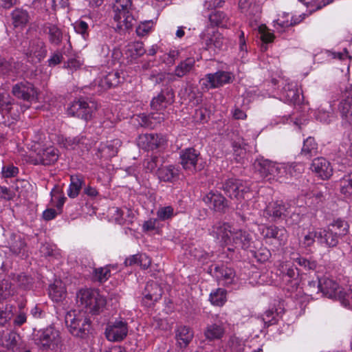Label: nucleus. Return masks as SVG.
I'll use <instances>...</instances> for the list:
<instances>
[{
  "label": "nucleus",
  "mask_w": 352,
  "mask_h": 352,
  "mask_svg": "<svg viewBox=\"0 0 352 352\" xmlns=\"http://www.w3.org/2000/svg\"><path fill=\"white\" fill-rule=\"evenodd\" d=\"M76 302L85 313L98 314L102 311L107 301L98 290L91 289H80L76 294Z\"/></svg>",
  "instance_id": "nucleus-1"
},
{
  "label": "nucleus",
  "mask_w": 352,
  "mask_h": 352,
  "mask_svg": "<svg viewBox=\"0 0 352 352\" xmlns=\"http://www.w3.org/2000/svg\"><path fill=\"white\" fill-rule=\"evenodd\" d=\"M65 322L69 333L78 338L85 337L89 331L91 321L83 310H71L65 316Z\"/></svg>",
  "instance_id": "nucleus-2"
},
{
  "label": "nucleus",
  "mask_w": 352,
  "mask_h": 352,
  "mask_svg": "<svg viewBox=\"0 0 352 352\" xmlns=\"http://www.w3.org/2000/svg\"><path fill=\"white\" fill-rule=\"evenodd\" d=\"M131 0H116L114 6V29L119 33L129 30L133 25L134 18L131 13Z\"/></svg>",
  "instance_id": "nucleus-3"
},
{
  "label": "nucleus",
  "mask_w": 352,
  "mask_h": 352,
  "mask_svg": "<svg viewBox=\"0 0 352 352\" xmlns=\"http://www.w3.org/2000/svg\"><path fill=\"white\" fill-rule=\"evenodd\" d=\"M319 287L324 296L338 299L343 306L352 308V292L342 291L335 280L327 277L319 279Z\"/></svg>",
  "instance_id": "nucleus-4"
},
{
  "label": "nucleus",
  "mask_w": 352,
  "mask_h": 352,
  "mask_svg": "<svg viewBox=\"0 0 352 352\" xmlns=\"http://www.w3.org/2000/svg\"><path fill=\"white\" fill-rule=\"evenodd\" d=\"M34 342L41 349L56 350L62 344L60 333L55 327L49 326L35 333Z\"/></svg>",
  "instance_id": "nucleus-5"
},
{
  "label": "nucleus",
  "mask_w": 352,
  "mask_h": 352,
  "mask_svg": "<svg viewBox=\"0 0 352 352\" xmlns=\"http://www.w3.org/2000/svg\"><path fill=\"white\" fill-rule=\"evenodd\" d=\"M294 214L292 207L289 203L276 201L268 204L263 212V216L270 221H278L280 219L287 221L288 217Z\"/></svg>",
  "instance_id": "nucleus-6"
},
{
  "label": "nucleus",
  "mask_w": 352,
  "mask_h": 352,
  "mask_svg": "<svg viewBox=\"0 0 352 352\" xmlns=\"http://www.w3.org/2000/svg\"><path fill=\"white\" fill-rule=\"evenodd\" d=\"M223 188L228 197L236 200L249 199L252 194L247 182L237 179H228Z\"/></svg>",
  "instance_id": "nucleus-7"
},
{
  "label": "nucleus",
  "mask_w": 352,
  "mask_h": 352,
  "mask_svg": "<svg viewBox=\"0 0 352 352\" xmlns=\"http://www.w3.org/2000/svg\"><path fill=\"white\" fill-rule=\"evenodd\" d=\"M201 44L207 50H223L228 40L220 32L212 28H207L200 35Z\"/></svg>",
  "instance_id": "nucleus-8"
},
{
  "label": "nucleus",
  "mask_w": 352,
  "mask_h": 352,
  "mask_svg": "<svg viewBox=\"0 0 352 352\" xmlns=\"http://www.w3.org/2000/svg\"><path fill=\"white\" fill-rule=\"evenodd\" d=\"M97 106L94 102H87L83 99L74 100L67 108L69 116L81 118L85 121L91 120Z\"/></svg>",
  "instance_id": "nucleus-9"
},
{
  "label": "nucleus",
  "mask_w": 352,
  "mask_h": 352,
  "mask_svg": "<svg viewBox=\"0 0 352 352\" xmlns=\"http://www.w3.org/2000/svg\"><path fill=\"white\" fill-rule=\"evenodd\" d=\"M342 98L338 105L342 124L345 127H352V85L346 86L342 92Z\"/></svg>",
  "instance_id": "nucleus-10"
},
{
  "label": "nucleus",
  "mask_w": 352,
  "mask_h": 352,
  "mask_svg": "<svg viewBox=\"0 0 352 352\" xmlns=\"http://www.w3.org/2000/svg\"><path fill=\"white\" fill-rule=\"evenodd\" d=\"M47 53L45 42L38 38L31 40L28 46L23 49L25 58L32 63H40L45 58Z\"/></svg>",
  "instance_id": "nucleus-11"
},
{
  "label": "nucleus",
  "mask_w": 352,
  "mask_h": 352,
  "mask_svg": "<svg viewBox=\"0 0 352 352\" xmlns=\"http://www.w3.org/2000/svg\"><path fill=\"white\" fill-rule=\"evenodd\" d=\"M32 157V161L35 165L49 166L54 164L58 160L59 152L53 146H39L35 148V157Z\"/></svg>",
  "instance_id": "nucleus-12"
},
{
  "label": "nucleus",
  "mask_w": 352,
  "mask_h": 352,
  "mask_svg": "<svg viewBox=\"0 0 352 352\" xmlns=\"http://www.w3.org/2000/svg\"><path fill=\"white\" fill-rule=\"evenodd\" d=\"M261 234L266 239L271 240L274 247L279 248L285 245L287 240V232L284 228L276 226H263L260 228Z\"/></svg>",
  "instance_id": "nucleus-13"
},
{
  "label": "nucleus",
  "mask_w": 352,
  "mask_h": 352,
  "mask_svg": "<svg viewBox=\"0 0 352 352\" xmlns=\"http://www.w3.org/2000/svg\"><path fill=\"white\" fill-rule=\"evenodd\" d=\"M280 270L283 274L285 289L291 293L296 290L299 284L298 268L292 265L290 262L286 261L280 265Z\"/></svg>",
  "instance_id": "nucleus-14"
},
{
  "label": "nucleus",
  "mask_w": 352,
  "mask_h": 352,
  "mask_svg": "<svg viewBox=\"0 0 352 352\" xmlns=\"http://www.w3.org/2000/svg\"><path fill=\"white\" fill-rule=\"evenodd\" d=\"M128 333L127 323L122 319L109 322L105 329V336L111 342L122 340Z\"/></svg>",
  "instance_id": "nucleus-15"
},
{
  "label": "nucleus",
  "mask_w": 352,
  "mask_h": 352,
  "mask_svg": "<svg viewBox=\"0 0 352 352\" xmlns=\"http://www.w3.org/2000/svg\"><path fill=\"white\" fill-rule=\"evenodd\" d=\"M232 80L230 73L219 71L214 74H208L200 80L201 86L206 89H214L229 83Z\"/></svg>",
  "instance_id": "nucleus-16"
},
{
  "label": "nucleus",
  "mask_w": 352,
  "mask_h": 352,
  "mask_svg": "<svg viewBox=\"0 0 352 352\" xmlns=\"http://www.w3.org/2000/svg\"><path fill=\"white\" fill-rule=\"evenodd\" d=\"M210 270L219 285L229 286L236 283L235 272L232 268L223 265H214L211 266Z\"/></svg>",
  "instance_id": "nucleus-17"
},
{
  "label": "nucleus",
  "mask_w": 352,
  "mask_h": 352,
  "mask_svg": "<svg viewBox=\"0 0 352 352\" xmlns=\"http://www.w3.org/2000/svg\"><path fill=\"white\" fill-rule=\"evenodd\" d=\"M58 142L60 145L67 149L76 150L79 152L88 151L91 146L89 140L82 135L74 138L60 137Z\"/></svg>",
  "instance_id": "nucleus-18"
},
{
  "label": "nucleus",
  "mask_w": 352,
  "mask_h": 352,
  "mask_svg": "<svg viewBox=\"0 0 352 352\" xmlns=\"http://www.w3.org/2000/svg\"><path fill=\"white\" fill-rule=\"evenodd\" d=\"M12 93L15 97L26 101H32L37 98L36 89L32 84L25 80L14 85Z\"/></svg>",
  "instance_id": "nucleus-19"
},
{
  "label": "nucleus",
  "mask_w": 352,
  "mask_h": 352,
  "mask_svg": "<svg viewBox=\"0 0 352 352\" xmlns=\"http://www.w3.org/2000/svg\"><path fill=\"white\" fill-rule=\"evenodd\" d=\"M166 140L158 134L145 133L140 135L138 139V145L146 151H153L162 147Z\"/></svg>",
  "instance_id": "nucleus-20"
},
{
  "label": "nucleus",
  "mask_w": 352,
  "mask_h": 352,
  "mask_svg": "<svg viewBox=\"0 0 352 352\" xmlns=\"http://www.w3.org/2000/svg\"><path fill=\"white\" fill-rule=\"evenodd\" d=\"M311 170L322 179H328L333 175V169L330 162L324 157L315 158L310 166Z\"/></svg>",
  "instance_id": "nucleus-21"
},
{
  "label": "nucleus",
  "mask_w": 352,
  "mask_h": 352,
  "mask_svg": "<svg viewBox=\"0 0 352 352\" xmlns=\"http://www.w3.org/2000/svg\"><path fill=\"white\" fill-rule=\"evenodd\" d=\"M234 232L235 230L230 224L222 222L217 223L211 230L212 235L226 245L232 243Z\"/></svg>",
  "instance_id": "nucleus-22"
},
{
  "label": "nucleus",
  "mask_w": 352,
  "mask_h": 352,
  "mask_svg": "<svg viewBox=\"0 0 352 352\" xmlns=\"http://www.w3.org/2000/svg\"><path fill=\"white\" fill-rule=\"evenodd\" d=\"M204 203L211 209L216 212H223L228 208L226 199L217 191H210L203 198Z\"/></svg>",
  "instance_id": "nucleus-23"
},
{
  "label": "nucleus",
  "mask_w": 352,
  "mask_h": 352,
  "mask_svg": "<svg viewBox=\"0 0 352 352\" xmlns=\"http://www.w3.org/2000/svg\"><path fill=\"white\" fill-rule=\"evenodd\" d=\"M300 90L296 82L291 81L287 82L280 94V99L285 102L297 103L300 101Z\"/></svg>",
  "instance_id": "nucleus-24"
},
{
  "label": "nucleus",
  "mask_w": 352,
  "mask_h": 352,
  "mask_svg": "<svg viewBox=\"0 0 352 352\" xmlns=\"http://www.w3.org/2000/svg\"><path fill=\"white\" fill-rule=\"evenodd\" d=\"M232 243L236 247H239L244 250L250 249V251H254L252 248H255L252 234L245 230H235L233 234Z\"/></svg>",
  "instance_id": "nucleus-25"
},
{
  "label": "nucleus",
  "mask_w": 352,
  "mask_h": 352,
  "mask_svg": "<svg viewBox=\"0 0 352 352\" xmlns=\"http://www.w3.org/2000/svg\"><path fill=\"white\" fill-rule=\"evenodd\" d=\"M181 164L184 169L194 171L198 162L199 153L192 148H188L180 152Z\"/></svg>",
  "instance_id": "nucleus-26"
},
{
  "label": "nucleus",
  "mask_w": 352,
  "mask_h": 352,
  "mask_svg": "<svg viewBox=\"0 0 352 352\" xmlns=\"http://www.w3.org/2000/svg\"><path fill=\"white\" fill-rule=\"evenodd\" d=\"M174 94L173 91L168 90L166 93L162 91L157 97L153 98L151 107L153 111H165L168 105L173 102Z\"/></svg>",
  "instance_id": "nucleus-27"
},
{
  "label": "nucleus",
  "mask_w": 352,
  "mask_h": 352,
  "mask_svg": "<svg viewBox=\"0 0 352 352\" xmlns=\"http://www.w3.org/2000/svg\"><path fill=\"white\" fill-rule=\"evenodd\" d=\"M318 243L321 245L333 248L338 245L340 236L337 234V232H334L332 228L327 227V228L318 230Z\"/></svg>",
  "instance_id": "nucleus-28"
},
{
  "label": "nucleus",
  "mask_w": 352,
  "mask_h": 352,
  "mask_svg": "<svg viewBox=\"0 0 352 352\" xmlns=\"http://www.w3.org/2000/svg\"><path fill=\"white\" fill-rule=\"evenodd\" d=\"M276 162H271L264 158L256 159L254 163L255 170L259 173L261 176L267 180L273 179V169L274 168Z\"/></svg>",
  "instance_id": "nucleus-29"
},
{
  "label": "nucleus",
  "mask_w": 352,
  "mask_h": 352,
  "mask_svg": "<svg viewBox=\"0 0 352 352\" xmlns=\"http://www.w3.org/2000/svg\"><path fill=\"white\" fill-rule=\"evenodd\" d=\"M42 30L47 36L48 41L52 45L58 46L61 43L63 32L56 25L45 23L42 26Z\"/></svg>",
  "instance_id": "nucleus-30"
},
{
  "label": "nucleus",
  "mask_w": 352,
  "mask_h": 352,
  "mask_svg": "<svg viewBox=\"0 0 352 352\" xmlns=\"http://www.w3.org/2000/svg\"><path fill=\"white\" fill-rule=\"evenodd\" d=\"M19 340L20 337L17 333L12 331H6L3 332L0 337V344L12 352H19V347L18 346Z\"/></svg>",
  "instance_id": "nucleus-31"
},
{
  "label": "nucleus",
  "mask_w": 352,
  "mask_h": 352,
  "mask_svg": "<svg viewBox=\"0 0 352 352\" xmlns=\"http://www.w3.org/2000/svg\"><path fill=\"white\" fill-rule=\"evenodd\" d=\"M166 118L165 111H153L148 116L142 114L140 116V123L145 127L153 128L157 124L161 123Z\"/></svg>",
  "instance_id": "nucleus-32"
},
{
  "label": "nucleus",
  "mask_w": 352,
  "mask_h": 352,
  "mask_svg": "<svg viewBox=\"0 0 352 352\" xmlns=\"http://www.w3.org/2000/svg\"><path fill=\"white\" fill-rule=\"evenodd\" d=\"M161 287L155 283H148L144 292V301L148 305L157 301L162 296Z\"/></svg>",
  "instance_id": "nucleus-33"
},
{
  "label": "nucleus",
  "mask_w": 352,
  "mask_h": 352,
  "mask_svg": "<svg viewBox=\"0 0 352 352\" xmlns=\"http://www.w3.org/2000/svg\"><path fill=\"white\" fill-rule=\"evenodd\" d=\"M120 141L117 139L102 142L98 148L100 153V157L109 158L115 156L118 153V149L120 146Z\"/></svg>",
  "instance_id": "nucleus-34"
},
{
  "label": "nucleus",
  "mask_w": 352,
  "mask_h": 352,
  "mask_svg": "<svg viewBox=\"0 0 352 352\" xmlns=\"http://www.w3.org/2000/svg\"><path fill=\"white\" fill-rule=\"evenodd\" d=\"M265 0H239V8L246 15L255 16L260 12V4Z\"/></svg>",
  "instance_id": "nucleus-35"
},
{
  "label": "nucleus",
  "mask_w": 352,
  "mask_h": 352,
  "mask_svg": "<svg viewBox=\"0 0 352 352\" xmlns=\"http://www.w3.org/2000/svg\"><path fill=\"white\" fill-rule=\"evenodd\" d=\"M225 333L224 324L221 320L208 325L204 335L206 339L209 340H214L221 339Z\"/></svg>",
  "instance_id": "nucleus-36"
},
{
  "label": "nucleus",
  "mask_w": 352,
  "mask_h": 352,
  "mask_svg": "<svg viewBox=\"0 0 352 352\" xmlns=\"http://www.w3.org/2000/svg\"><path fill=\"white\" fill-rule=\"evenodd\" d=\"M49 296L53 301L60 302L66 296L65 285L60 280H56L49 287Z\"/></svg>",
  "instance_id": "nucleus-37"
},
{
  "label": "nucleus",
  "mask_w": 352,
  "mask_h": 352,
  "mask_svg": "<svg viewBox=\"0 0 352 352\" xmlns=\"http://www.w3.org/2000/svg\"><path fill=\"white\" fill-rule=\"evenodd\" d=\"M157 174L161 181L173 182L178 178L179 170L173 165H169L159 168Z\"/></svg>",
  "instance_id": "nucleus-38"
},
{
  "label": "nucleus",
  "mask_w": 352,
  "mask_h": 352,
  "mask_svg": "<svg viewBox=\"0 0 352 352\" xmlns=\"http://www.w3.org/2000/svg\"><path fill=\"white\" fill-rule=\"evenodd\" d=\"M195 65V60L194 58H187L181 61L175 68L172 75L178 78H182L189 74Z\"/></svg>",
  "instance_id": "nucleus-39"
},
{
  "label": "nucleus",
  "mask_w": 352,
  "mask_h": 352,
  "mask_svg": "<svg viewBox=\"0 0 352 352\" xmlns=\"http://www.w3.org/2000/svg\"><path fill=\"white\" fill-rule=\"evenodd\" d=\"M120 74L118 72H111L96 80V83L103 89H109L120 82Z\"/></svg>",
  "instance_id": "nucleus-40"
},
{
  "label": "nucleus",
  "mask_w": 352,
  "mask_h": 352,
  "mask_svg": "<svg viewBox=\"0 0 352 352\" xmlns=\"http://www.w3.org/2000/svg\"><path fill=\"white\" fill-rule=\"evenodd\" d=\"M194 336L193 332L190 327L180 326L176 331V339L181 347H186L191 342Z\"/></svg>",
  "instance_id": "nucleus-41"
},
{
  "label": "nucleus",
  "mask_w": 352,
  "mask_h": 352,
  "mask_svg": "<svg viewBox=\"0 0 352 352\" xmlns=\"http://www.w3.org/2000/svg\"><path fill=\"white\" fill-rule=\"evenodd\" d=\"M299 22L300 21L294 20L289 13H283L276 20L274 21V27L277 32H283L286 28Z\"/></svg>",
  "instance_id": "nucleus-42"
},
{
  "label": "nucleus",
  "mask_w": 352,
  "mask_h": 352,
  "mask_svg": "<svg viewBox=\"0 0 352 352\" xmlns=\"http://www.w3.org/2000/svg\"><path fill=\"white\" fill-rule=\"evenodd\" d=\"M84 184V179L79 175H74L70 177V184L67 189V195L70 198H75L78 195Z\"/></svg>",
  "instance_id": "nucleus-43"
},
{
  "label": "nucleus",
  "mask_w": 352,
  "mask_h": 352,
  "mask_svg": "<svg viewBox=\"0 0 352 352\" xmlns=\"http://www.w3.org/2000/svg\"><path fill=\"white\" fill-rule=\"evenodd\" d=\"M14 105V100L8 94L0 93V113L2 115H10L14 118L16 115L11 113Z\"/></svg>",
  "instance_id": "nucleus-44"
},
{
  "label": "nucleus",
  "mask_w": 352,
  "mask_h": 352,
  "mask_svg": "<svg viewBox=\"0 0 352 352\" xmlns=\"http://www.w3.org/2000/svg\"><path fill=\"white\" fill-rule=\"evenodd\" d=\"M288 164L285 163H276L274 168L272 170L273 179L278 180L280 182H286L289 178L288 173Z\"/></svg>",
  "instance_id": "nucleus-45"
},
{
  "label": "nucleus",
  "mask_w": 352,
  "mask_h": 352,
  "mask_svg": "<svg viewBox=\"0 0 352 352\" xmlns=\"http://www.w3.org/2000/svg\"><path fill=\"white\" fill-rule=\"evenodd\" d=\"M340 192L346 197L352 195V172L344 175L339 181Z\"/></svg>",
  "instance_id": "nucleus-46"
},
{
  "label": "nucleus",
  "mask_w": 352,
  "mask_h": 352,
  "mask_svg": "<svg viewBox=\"0 0 352 352\" xmlns=\"http://www.w3.org/2000/svg\"><path fill=\"white\" fill-rule=\"evenodd\" d=\"M317 149L318 146L314 138L309 137L304 140L301 155L309 158L316 154Z\"/></svg>",
  "instance_id": "nucleus-47"
},
{
  "label": "nucleus",
  "mask_w": 352,
  "mask_h": 352,
  "mask_svg": "<svg viewBox=\"0 0 352 352\" xmlns=\"http://www.w3.org/2000/svg\"><path fill=\"white\" fill-rule=\"evenodd\" d=\"M209 299L212 305L223 306L226 302V291L222 288H218L210 293Z\"/></svg>",
  "instance_id": "nucleus-48"
},
{
  "label": "nucleus",
  "mask_w": 352,
  "mask_h": 352,
  "mask_svg": "<svg viewBox=\"0 0 352 352\" xmlns=\"http://www.w3.org/2000/svg\"><path fill=\"white\" fill-rule=\"evenodd\" d=\"M209 21L213 25L228 28V18L226 15L220 11H214L209 16Z\"/></svg>",
  "instance_id": "nucleus-49"
},
{
  "label": "nucleus",
  "mask_w": 352,
  "mask_h": 352,
  "mask_svg": "<svg viewBox=\"0 0 352 352\" xmlns=\"http://www.w3.org/2000/svg\"><path fill=\"white\" fill-rule=\"evenodd\" d=\"M328 227L332 228L334 232H337V234L340 237L346 235L349 228L348 223L341 219L334 220Z\"/></svg>",
  "instance_id": "nucleus-50"
},
{
  "label": "nucleus",
  "mask_w": 352,
  "mask_h": 352,
  "mask_svg": "<svg viewBox=\"0 0 352 352\" xmlns=\"http://www.w3.org/2000/svg\"><path fill=\"white\" fill-rule=\"evenodd\" d=\"M111 270H117V267L111 265L96 268L94 271L95 278L100 283L105 282L111 276Z\"/></svg>",
  "instance_id": "nucleus-51"
},
{
  "label": "nucleus",
  "mask_w": 352,
  "mask_h": 352,
  "mask_svg": "<svg viewBox=\"0 0 352 352\" xmlns=\"http://www.w3.org/2000/svg\"><path fill=\"white\" fill-rule=\"evenodd\" d=\"M291 259L305 271H313L316 269L317 262L314 260L307 259L300 256L296 257L295 255L291 257Z\"/></svg>",
  "instance_id": "nucleus-52"
},
{
  "label": "nucleus",
  "mask_w": 352,
  "mask_h": 352,
  "mask_svg": "<svg viewBox=\"0 0 352 352\" xmlns=\"http://www.w3.org/2000/svg\"><path fill=\"white\" fill-rule=\"evenodd\" d=\"M177 214L175 208L171 206L160 207L156 212L159 221H166L171 219Z\"/></svg>",
  "instance_id": "nucleus-53"
},
{
  "label": "nucleus",
  "mask_w": 352,
  "mask_h": 352,
  "mask_svg": "<svg viewBox=\"0 0 352 352\" xmlns=\"http://www.w3.org/2000/svg\"><path fill=\"white\" fill-rule=\"evenodd\" d=\"M13 23L15 27L25 25L29 20V15L27 11L20 9L14 10L12 12Z\"/></svg>",
  "instance_id": "nucleus-54"
},
{
  "label": "nucleus",
  "mask_w": 352,
  "mask_h": 352,
  "mask_svg": "<svg viewBox=\"0 0 352 352\" xmlns=\"http://www.w3.org/2000/svg\"><path fill=\"white\" fill-rule=\"evenodd\" d=\"M318 242V232L317 230L309 231L306 234L302 239L300 241V243L303 248L311 247L316 241Z\"/></svg>",
  "instance_id": "nucleus-55"
},
{
  "label": "nucleus",
  "mask_w": 352,
  "mask_h": 352,
  "mask_svg": "<svg viewBox=\"0 0 352 352\" xmlns=\"http://www.w3.org/2000/svg\"><path fill=\"white\" fill-rule=\"evenodd\" d=\"M314 116L316 120L324 123H329L333 117V113L323 107L318 108Z\"/></svg>",
  "instance_id": "nucleus-56"
},
{
  "label": "nucleus",
  "mask_w": 352,
  "mask_h": 352,
  "mask_svg": "<svg viewBox=\"0 0 352 352\" xmlns=\"http://www.w3.org/2000/svg\"><path fill=\"white\" fill-rule=\"evenodd\" d=\"M153 21L152 20L142 22L136 28V33L139 36H144L148 35L153 28Z\"/></svg>",
  "instance_id": "nucleus-57"
},
{
  "label": "nucleus",
  "mask_w": 352,
  "mask_h": 352,
  "mask_svg": "<svg viewBox=\"0 0 352 352\" xmlns=\"http://www.w3.org/2000/svg\"><path fill=\"white\" fill-rule=\"evenodd\" d=\"M129 52L131 53L132 58L135 59L144 54L146 50L142 42H135L129 46Z\"/></svg>",
  "instance_id": "nucleus-58"
},
{
  "label": "nucleus",
  "mask_w": 352,
  "mask_h": 352,
  "mask_svg": "<svg viewBox=\"0 0 352 352\" xmlns=\"http://www.w3.org/2000/svg\"><path fill=\"white\" fill-rule=\"evenodd\" d=\"M179 56V52L177 50H170L169 52L164 54L162 57L161 60L168 66H172L174 65L175 60Z\"/></svg>",
  "instance_id": "nucleus-59"
},
{
  "label": "nucleus",
  "mask_w": 352,
  "mask_h": 352,
  "mask_svg": "<svg viewBox=\"0 0 352 352\" xmlns=\"http://www.w3.org/2000/svg\"><path fill=\"white\" fill-rule=\"evenodd\" d=\"M289 178L298 177L304 171V165L301 163L288 164Z\"/></svg>",
  "instance_id": "nucleus-60"
},
{
  "label": "nucleus",
  "mask_w": 352,
  "mask_h": 352,
  "mask_svg": "<svg viewBox=\"0 0 352 352\" xmlns=\"http://www.w3.org/2000/svg\"><path fill=\"white\" fill-rule=\"evenodd\" d=\"M258 30L260 34L261 39L263 43H268L273 41L274 38V34L267 29L266 25H259Z\"/></svg>",
  "instance_id": "nucleus-61"
},
{
  "label": "nucleus",
  "mask_w": 352,
  "mask_h": 352,
  "mask_svg": "<svg viewBox=\"0 0 352 352\" xmlns=\"http://www.w3.org/2000/svg\"><path fill=\"white\" fill-rule=\"evenodd\" d=\"M162 163V160L157 156H152L144 161V166L148 171L153 172Z\"/></svg>",
  "instance_id": "nucleus-62"
},
{
  "label": "nucleus",
  "mask_w": 352,
  "mask_h": 352,
  "mask_svg": "<svg viewBox=\"0 0 352 352\" xmlns=\"http://www.w3.org/2000/svg\"><path fill=\"white\" fill-rule=\"evenodd\" d=\"M13 306L6 305L4 309L0 310V324H5L13 316Z\"/></svg>",
  "instance_id": "nucleus-63"
},
{
  "label": "nucleus",
  "mask_w": 352,
  "mask_h": 352,
  "mask_svg": "<svg viewBox=\"0 0 352 352\" xmlns=\"http://www.w3.org/2000/svg\"><path fill=\"white\" fill-rule=\"evenodd\" d=\"M82 64V59L80 56H77L69 58L67 63H65V67L73 72L79 69Z\"/></svg>",
  "instance_id": "nucleus-64"
}]
</instances>
